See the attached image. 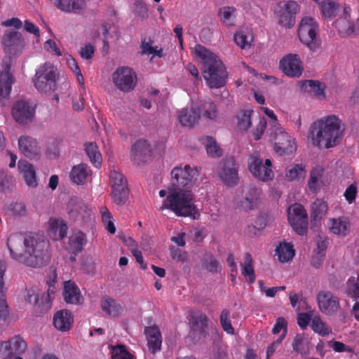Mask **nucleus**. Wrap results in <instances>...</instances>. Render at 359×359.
<instances>
[{
    "label": "nucleus",
    "mask_w": 359,
    "mask_h": 359,
    "mask_svg": "<svg viewBox=\"0 0 359 359\" xmlns=\"http://www.w3.org/2000/svg\"><path fill=\"white\" fill-rule=\"evenodd\" d=\"M288 221L293 230L299 235H304L308 229V215L301 204H294L287 210Z\"/></svg>",
    "instance_id": "1a4fd4ad"
},
{
    "label": "nucleus",
    "mask_w": 359,
    "mask_h": 359,
    "mask_svg": "<svg viewBox=\"0 0 359 359\" xmlns=\"http://www.w3.org/2000/svg\"><path fill=\"white\" fill-rule=\"evenodd\" d=\"M252 113V110H246L238 117V126L240 130L246 131L250 127Z\"/></svg>",
    "instance_id": "5fc2aeb1"
},
{
    "label": "nucleus",
    "mask_w": 359,
    "mask_h": 359,
    "mask_svg": "<svg viewBox=\"0 0 359 359\" xmlns=\"http://www.w3.org/2000/svg\"><path fill=\"white\" fill-rule=\"evenodd\" d=\"M311 327L315 332L322 336H327L330 333V330L325 327V324L318 316H315L311 321Z\"/></svg>",
    "instance_id": "603ef678"
},
{
    "label": "nucleus",
    "mask_w": 359,
    "mask_h": 359,
    "mask_svg": "<svg viewBox=\"0 0 359 359\" xmlns=\"http://www.w3.org/2000/svg\"><path fill=\"white\" fill-rule=\"evenodd\" d=\"M269 140L274 144V149L280 155L291 154L296 149L293 140L280 126L274 125L269 129Z\"/></svg>",
    "instance_id": "6e6552de"
},
{
    "label": "nucleus",
    "mask_w": 359,
    "mask_h": 359,
    "mask_svg": "<svg viewBox=\"0 0 359 359\" xmlns=\"http://www.w3.org/2000/svg\"><path fill=\"white\" fill-rule=\"evenodd\" d=\"M331 231L336 234L346 235L349 229V224L346 220L332 219L331 220Z\"/></svg>",
    "instance_id": "09e8293b"
},
{
    "label": "nucleus",
    "mask_w": 359,
    "mask_h": 359,
    "mask_svg": "<svg viewBox=\"0 0 359 359\" xmlns=\"http://www.w3.org/2000/svg\"><path fill=\"white\" fill-rule=\"evenodd\" d=\"M259 198V189L255 186H249L245 192L243 200L241 201V206L245 210H250L257 205Z\"/></svg>",
    "instance_id": "c85d7f7f"
},
{
    "label": "nucleus",
    "mask_w": 359,
    "mask_h": 359,
    "mask_svg": "<svg viewBox=\"0 0 359 359\" xmlns=\"http://www.w3.org/2000/svg\"><path fill=\"white\" fill-rule=\"evenodd\" d=\"M276 255L278 256V259L281 262H287L292 259L294 255V250L289 243H283L276 249Z\"/></svg>",
    "instance_id": "79ce46f5"
},
{
    "label": "nucleus",
    "mask_w": 359,
    "mask_h": 359,
    "mask_svg": "<svg viewBox=\"0 0 359 359\" xmlns=\"http://www.w3.org/2000/svg\"><path fill=\"white\" fill-rule=\"evenodd\" d=\"M194 53L201 60V71L208 86L211 88L225 86L228 73L217 55L201 44L194 47Z\"/></svg>",
    "instance_id": "7ed1b4c3"
},
{
    "label": "nucleus",
    "mask_w": 359,
    "mask_h": 359,
    "mask_svg": "<svg viewBox=\"0 0 359 359\" xmlns=\"http://www.w3.org/2000/svg\"><path fill=\"white\" fill-rule=\"evenodd\" d=\"M317 302L320 311L327 316L336 314L341 308L339 298L330 291H320L317 294Z\"/></svg>",
    "instance_id": "2eb2a0df"
},
{
    "label": "nucleus",
    "mask_w": 359,
    "mask_h": 359,
    "mask_svg": "<svg viewBox=\"0 0 359 359\" xmlns=\"http://www.w3.org/2000/svg\"><path fill=\"white\" fill-rule=\"evenodd\" d=\"M301 88L304 92L311 93L316 97H325V86L319 81L305 80L302 81Z\"/></svg>",
    "instance_id": "2f4dec72"
},
{
    "label": "nucleus",
    "mask_w": 359,
    "mask_h": 359,
    "mask_svg": "<svg viewBox=\"0 0 359 359\" xmlns=\"http://www.w3.org/2000/svg\"><path fill=\"white\" fill-rule=\"evenodd\" d=\"M24 299L26 302L34 304L36 310L39 313L47 312L52 306L51 299L49 292L43 293L41 297L34 288H26L23 294Z\"/></svg>",
    "instance_id": "dca6fc26"
},
{
    "label": "nucleus",
    "mask_w": 359,
    "mask_h": 359,
    "mask_svg": "<svg viewBox=\"0 0 359 359\" xmlns=\"http://www.w3.org/2000/svg\"><path fill=\"white\" fill-rule=\"evenodd\" d=\"M18 167L26 184L31 188L36 187L37 181L34 167L27 161H19Z\"/></svg>",
    "instance_id": "bb28decb"
},
{
    "label": "nucleus",
    "mask_w": 359,
    "mask_h": 359,
    "mask_svg": "<svg viewBox=\"0 0 359 359\" xmlns=\"http://www.w3.org/2000/svg\"><path fill=\"white\" fill-rule=\"evenodd\" d=\"M11 65V57H6L2 62V72H0V97H6L11 90L14 78L10 72Z\"/></svg>",
    "instance_id": "aec40b11"
},
{
    "label": "nucleus",
    "mask_w": 359,
    "mask_h": 359,
    "mask_svg": "<svg viewBox=\"0 0 359 359\" xmlns=\"http://www.w3.org/2000/svg\"><path fill=\"white\" fill-rule=\"evenodd\" d=\"M34 112V108L24 100L17 102L12 108V115L14 119L17 122L23 124H26L33 120Z\"/></svg>",
    "instance_id": "412c9836"
},
{
    "label": "nucleus",
    "mask_w": 359,
    "mask_h": 359,
    "mask_svg": "<svg viewBox=\"0 0 359 359\" xmlns=\"http://www.w3.org/2000/svg\"><path fill=\"white\" fill-rule=\"evenodd\" d=\"M306 175L305 167L302 164H296L287 170L285 177L290 181L304 178Z\"/></svg>",
    "instance_id": "a18cd8bd"
},
{
    "label": "nucleus",
    "mask_w": 359,
    "mask_h": 359,
    "mask_svg": "<svg viewBox=\"0 0 359 359\" xmlns=\"http://www.w3.org/2000/svg\"><path fill=\"white\" fill-rule=\"evenodd\" d=\"M7 245L11 257L28 266L40 267L48 258L49 241L43 234L14 233L8 238Z\"/></svg>",
    "instance_id": "f03ea898"
},
{
    "label": "nucleus",
    "mask_w": 359,
    "mask_h": 359,
    "mask_svg": "<svg viewBox=\"0 0 359 359\" xmlns=\"http://www.w3.org/2000/svg\"><path fill=\"white\" fill-rule=\"evenodd\" d=\"M338 6L331 1H323L321 4V10L325 17H331L334 15L337 10Z\"/></svg>",
    "instance_id": "bf43d9fd"
},
{
    "label": "nucleus",
    "mask_w": 359,
    "mask_h": 359,
    "mask_svg": "<svg viewBox=\"0 0 359 359\" xmlns=\"http://www.w3.org/2000/svg\"><path fill=\"white\" fill-rule=\"evenodd\" d=\"M346 294L354 299H359V283L354 278L348 280Z\"/></svg>",
    "instance_id": "864d4df0"
},
{
    "label": "nucleus",
    "mask_w": 359,
    "mask_h": 359,
    "mask_svg": "<svg viewBox=\"0 0 359 359\" xmlns=\"http://www.w3.org/2000/svg\"><path fill=\"white\" fill-rule=\"evenodd\" d=\"M129 192L122 191L111 193L114 202L119 205H124L128 199Z\"/></svg>",
    "instance_id": "680f3d73"
},
{
    "label": "nucleus",
    "mask_w": 359,
    "mask_h": 359,
    "mask_svg": "<svg viewBox=\"0 0 359 359\" xmlns=\"http://www.w3.org/2000/svg\"><path fill=\"white\" fill-rule=\"evenodd\" d=\"M242 275L249 277V283H252L255 281V273L253 268V259L249 252L244 255V262L241 264Z\"/></svg>",
    "instance_id": "a19ab883"
},
{
    "label": "nucleus",
    "mask_w": 359,
    "mask_h": 359,
    "mask_svg": "<svg viewBox=\"0 0 359 359\" xmlns=\"http://www.w3.org/2000/svg\"><path fill=\"white\" fill-rule=\"evenodd\" d=\"M153 43H154V41L151 40L150 38H149L148 41H147L146 39L142 40L141 46H140V48L142 49L141 54L142 55H149V54L155 53L157 55H158L159 57H161V53L162 50H156V48L152 46Z\"/></svg>",
    "instance_id": "4d7b16f0"
},
{
    "label": "nucleus",
    "mask_w": 359,
    "mask_h": 359,
    "mask_svg": "<svg viewBox=\"0 0 359 359\" xmlns=\"http://www.w3.org/2000/svg\"><path fill=\"white\" fill-rule=\"evenodd\" d=\"M8 343L9 344V351L11 352V358L24 353L27 348L26 341L19 335L9 339Z\"/></svg>",
    "instance_id": "4c0bfd02"
},
{
    "label": "nucleus",
    "mask_w": 359,
    "mask_h": 359,
    "mask_svg": "<svg viewBox=\"0 0 359 359\" xmlns=\"http://www.w3.org/2000/svg\"><path fill=\"white\" fill-rule=\"evenodd\" d=\"M85 151L90 162L96 168L100 167L102 163V155L98 150L97 144L93 142L86 143L85 144Z\"/></svg>",
    "instance_id": "ea45409f"
},
{
    "label": "nucleus",
    "mask_w": 359,
    "mask_h": 359,
    "mask_svg": "<svg viewBox=\"0 0 359 359\" xmlns=\"http://www.w3.org/2000/svg\"><path fill=\"white\" fill-rule=\"evenodd\" d=\"M100 212L102 217V221L106 224V229L111 233H114L116 231L115 226L111 221L112 215L106 206H102L100 208Z\"/></svg>",
    "instance_id": "8fccbe9b"
},
{
    "label": "nucleus",
    "mask_w": 359,
    "mask_h": 359,
    "mask_svg": "<svg viewBox=\"0 0 359 359\" xmlns=\"http://www.w3.org/2000/svg\"><path fill=\"white\" fill-rule=\"evenodd\" d=\"M317 34L318 25L313 19L309 17L302 18L298 28V36L300 41L312 51H316L321 45Z\"/></svg>",
    "instance_id": "0eeeda50"
},
{
    "label": "nucleus",
    "mask_w": 359,
    "mask_h": 359,
    "mask_svg": "<svg viewBox=\"0 0 359 359\" xmlns=\"http://www.w3.org/2000/svg\"><path fill=\"white\" fill-rule=\"evenodd\" d=\"M195 107L197 112L201 115L203 114L205 118L214 119L217 116L216 105L210 100L201 101L196 103Z\"/></svg>",
    "instance_id": "e433bc0d"
},
{
    "label": "nucleus",
    "mask_w": 359,
    "mask_h": 359,
    "mask_svg": "<svg viewBox=\"0 0 359 359\" xmlns=\"http://www.w3.org/2000/svg\"><path fill=\"white\" fill-rule=\"evenodd\" d=\"M58 78L57 68L51 63L46 62L36 71L33 82L39 92L50 93L56 90Z\"/></svg>",
    "instance_id": "423d86ee"
},
{
    "label": "nucleus",
    "mask_w": 359,
    "mask_h": 359,
    "mask_svg": "<svg viewBox=\"0 0 359 359\" xmlns=\"http://www.w3.org/2000/svg\"><path fill=\"white\" fill-rule=\"evenodd\" d=\"M324 172V169L319 165L313 168L310 173V177L308 182L309 189L316 192L320 189V182Z\"/></svg>",
    "instance_id": "58836bf2"
},
{
    "label": "nucleus",
    "mask_w": 359,
    "mask_h": 359,
    "mask_svg": "<svg viewBox=\"0 0 359 359\" xmlns=\"http://www.w3.org/2000/svg\"><path fill=\"white\" fill-rule=\"evenodd\" d=\"M7 214L14 217L24 216L26 214V207L22 203H11L6 209Z\"/></svg>",
    "instance_id": "3c124183"
},
{
    "label": "nucleus",
    "mask_w": 359,
    "mask_h": 359,
    "mask_svg": "<svg viewBox=\"0 0 359 359\" xmlns=\"http://www.w3.org/2000/svg\"><path fill=\"white\" fill-rule=\"evenodd\" d=\"M266 124L267 123L265 118H261L258 125L257 126L256 130L253 132V136L255 140H259L261 138V136L266 129Z\"/></svg>",
    "instance_id": "e2e57ef3"
},
{
    "label": "nucleus",
    "mask_w": 359,
    "mask_h": 359,
    "mask_svg": "<svg viewBox=\"0 0 359 359\" xmlns=\"http://www.w3.org/2000/svg\"><path fill=\"white\" fill-rule=\"evenodd\" d=\"M67 226L62 219L50 218L48 221V233L54 241H61L67 235Z\"/></svg>",
    "instance_id": "b1692460"
},
{
    "label": "nucleus",
    "mask_w": 359,
    "mask_h": 359,
    "mask_svg": "<svg viewBox=\"0 0 359 359\" xmlns=\"http://www.w3.org/2000/svg\"><path fill=\"white\" fill-rule=\"evenodd\" d=\"M327 210V203L321 199H316L311 207V219L314 221L320 219L326 214Z\"/></svg>",
    "instance_id": "37998d69"
},
{
    "label": "nucleus",
    "mask_w": 359,
    "mask_h": 359,
    "mask_svg": "<svg viewBox=\"0 0 359 359\" xmlns=\"http://www.w3.org/2000/svg\"><path fill=\"white\" fill-rule=\"evenodd\" d=\"M63 296L67 304H81L83 302L79 287L71 280L65 283Z\"/></svg>",
    "instance_id": "393cba45"
},
{
    "label": "nucleus",
    "mask_w": 359,
    "mask_h": 359,
    "mask_svg": "<svg viewBox=\"0 0 359 359\" xmlns=\"http://www.w3.org/2000/svg\"><path fill=\"white\" fill-rule=\"evenodd\" d=\"M201 268L208 273L215 274L220 271L219 261L211 252H205L201 259Z\"/></svg>",
    "instance_id": "72a5a7b5"
},
{
    "label": "nucleus",
    "mask_w": 359,
    "mask_h": 359,
    "mask_svg": "<svg viewBox=\"0 0 359 359\" xmlns=\"http://www.w3.org/2000/svg\"><path fill=\"white\" fill-rule=\"evenodd\" d=\"M109 182L111 188L120 186L121 184H128L127 180L124 176L119 172L113 170L110 172Z\"/></svg>",
    "instance_id": "13d9d810"
},
{
    "label": "nucleus",
    "mask_w": 359,
    "mask_h": 359,
    "mask_svg": "<svg viewBox=\"0 0 359 359\" xmlns=\"http://www.w3.org/2000/svg\"><path fill=\"white\" fill-rule=\"evenodd\" d=\"M6 271V266L4 262H0V321L5 320L8 316V308L4 292L3 277Z\"/></svg>",
    "instance_id": "c9c22d12"
},
{
    "label": "nucleus",
    "mask_w": 359,
    "mask_h": 359,
    "mask_svg": "<svg viewBox=\"0 0 359 359\" xmlns=\"http://www.w3.org/2000/svg\"><path fill=\"white\" fill-rule=\"evenodd\" d=\"M205 141V149L209 156L213 158L219 157L222 156V149L218 146L215 139H213L212 137L207 136Z\"/></svg>",
    "instance_id": "de8ad7c7"
},
{
    "label": "nucleus",
    "mask_w": 359,
    "mask_h": 359,
    "mask_svg": "<svg viewBox=\"0 0 359 359\" xmlns=\"http://www.w3.org/2000/svg\"><path fill=\"white\" fill-rule=\"evenodd\" d=\"M280 68L290 77H299L303 72L302 62L297 54H288L280 62Z\"/></svg>",
    "instance_id": "a211bd4d"
},
{
    "label": "nucleus",
    "mask_w": 359,
    "mask_h": 359,
    "mask_svg": "<svg viewBox=\"0 0 359 359\" xmlns=\"http://www.w3.org/2000/svg\"><path fill=\"white\" fill-rule=\"evenodd\" d=\"M248 167L252 175L261 181H268L272 180L273 177V172L271 169V161L269 159H266L264 164L257 152L250 156Z\"/></svg>",
    "instance_id": "9d476101"
},
{
    "label": "nucleus",
    "mask_w": 359,
    "mask_h": 359,
    "mask_svg": "<svg viewBox=\"0 0 359 359\" xmlns=\"http://www.w3.org/2000/svg\"><path fill=\"white\" fill-rule=\"evenodd\" d=\"M92 171L86 163L74 165L69 173L71 180L76 184L83 185L87 183L88 178L91 176Z\"/></svg>",
    "instance_id": "5701e85b"
},
{
    "label": "nucleus",
    "mask_w": 359,
    "mask_h": 359,
    "mask_svg": "<svg viewBox=\"0 0 359 359\" xmlns=\"http://www.w3.org/2000/svg\"><path fill=\"white\" fill-rule=\"evenodd\" d=\"M86 243V237L85 233L81 231H76L69 237L67 249L70 253L76 255L83 250V245Z\"/></svg>",
    "instance_id": "7c9ffc66"
},
{
    "label": "nucleus",
    "mask_w": 359,
    "mask_h": 359,
    "mask_svg": "<svg viewBox=\"0 0 359 359\" xmlns=\"http://www.w3.org/2000/svg\"><path fill=\"white\" fill-rule=\"evenodd\" d=\"M209 323L208 317L203 311L193 309L189 312V331L187 338L192 344H196L208 336Z\"/></svg>",
    "instance_id": "39448f33"
},
{
    "label": "nucleus",
    "mask_w": 359,
    "mask_h": 359,
    "mask_svg": "<svg viewBox=\"0 0 359 359\" xmlns=\"http://www.w3.org/2000/svg\"><path fill=\"white\" fill-rule=\"evenodd\" d=\"M304 340V335L302 334H297L292 342V348L297 352H302L303 348V342Z\"/></svg>",
    "instance_id": "338daca9"
},
{
    "label": "nucleus",
    "mask_w": 359,
    "mask_h": 359,
    "mask_svg": "<svg viewBox=\"0 0 359 359\" xmlns=\"http://www.w3.org/2000/svg\"><path fill=\"white\" fill-rule=\"evenodd\" d=\"M151 156V145L145 140H137L131 148V160L134 163L140 165L148 161Z\"/></svg>",
    "instance_id": "6ab92c4d"
},
{
    "label": "nucleus",
    "mask_w": 359,
    "mask_h": 359,
    "mask_svg": "<svg viewBox=\"0 0 359 359\" xmlns=\"http://www.w3.org/2000/svg\"><path fill=\"white\" fill-rule=\"evenodd\" d=\"M114 85L121 91L129 92L136 86L137 77L133 70L128 67H121L112 74Z\"/></svg>",
    "instance_id": "f8f14e48"
},
{
    "label": "nucleus",
    "mask_w": 359,
    "mask_h": 359,
    "mask_svg": "<svg viewBox=\"0 0 359 359\" xmlns=\"http://www.w3.org/2000/svg\"><path fill=\"white\" fill-rule=\"evenodd\" d=\"M178 118L183 126L192 128L200 118V114L197 112L195 105L190 109H183L180 111Z\"/></svg>",
    "instance_id": "cd10ccee"
},
{
    "label": "nucleus",
    "mask_w": 359,
    "mask_h": 359,
    "mask_svg": "<svg viewBox=\"0 0 359 359\" xmlns=\"http://www.w3.org/2000/svg\"><path fill=\"white\" fill-rule=\"evenodd\" d=\"M238 165L236 159L232 157L225 158L219 163L218 176L227 186H235L238 183Z\"/></svg>",
    "instance_id": "9b49d317"
},
{
    "label": "nucleus",
    "mask_w": 359,
    "mask_h": 359,
    "mask_svg": "<svg viewBox=\"0 0 359 359\" xmlns=\"http://www.w3.org/2000/svg\"><path fill=\"white\" fill-rule=\"evenodd\" d=\"M83 0H57V7L62 11L79 13L85 6Z\"/></svg>",
    "instance_id": "f704fd0d"
},
{
    "label": "nucleus",
    "mask_w": 359,
    "mask_h": 359,
    "mask_svg": "<svg viewBox=\"0 0 359 359\" xmlns=\"http://www.w3.org/2000/svg\"><path fill=\"white\" fill-rule=\"evenodd\" d=\"M247 38V36L243 32H238L234 34L236 43L242 49L249 48L251 46Z\"/></svg>",
    "instance_id": "052dcab7"
},
{
    "label": "nucleus",
    "mask_w": 359,
    "mask_h": 359,
    "mask_svg": "<svg viewBox=\"0 0 359 359\" xmlns=\"http://www.w3.org/2000/svg\"><path fill=\"white\" fill-rule=\"evenodd\" d=\"M144 333L147 339L149 349L154 354L161 349V346L162 340L160 330L156 325L147 327Z\"/></svg>",
    "instance_id": "a878e982"
},
{
    "label": "nucleus",
    "mask_w": 359,
    "mask_h": 359,
    "mask_svg": "<svg viewBox=\"0 0 359 359\" xmlns=\"http://www.w3.org/2000/svg\"><path fill=\"white\" fill-rule=\"evenodd\" d=\"M311 320V316L307 313H299L297 316V323L301 328H306Z\"/></svg>",
    "instance_id": "774afa93"
},
{
    "label": "nucleus",
    "mask_w": 359,
    "mask_h": 359,
    "mask_svg": "<svg viewBox=\"0 0 359 359\" xmlns=\"http://www.w3.org/2000/svg\"><path fill=\"white\" fill-rule=\"evenodd\" d=\"M70 219L77 222L80 225L86 224L92 221L90 210L78 198H72L67 205Z\"/></svg>",
    "instance_id": "ddd939ff"
},
{
    "label": "nucleus",
    "mask_w": 359,
    "mask_h": 359,
    "mask_svg": "<svg viewBox=\"0 0 359 359\" xmlns=\"http://www.w3.org/2000/svg\"><path fill=\"white\" fill-rule=\"evenodd\" d=\"M196 174L197 170L192 169L189 165H186L184 168L175 167L171 172L172 184L169 194L161 209L168 208L177 216L195 219L198 212L193 203V194L191 191L183 188L190 187Z\"/></svg>",
    "instance_id": "f257e3e1"
},
{
    "label": "nucleus",
    "mask_w": 359,
    "mask_h": 359,
    "mask_svg": "<svg viewBox=\"0 0 359 359\" xmlns=\"http://www.w3.org/2000/svg\"><path fill=\"white\" fill-rule=\"evenodd\" d=\"M229 316L230 312L226 309H224L220 315V323L224 331L229 334H233L234 329L231 325Z\"/></svg>",
    "instance_id": "6e6d98bb"
},
{
    "label": "nucleus",
    "mask_w": 359,
    "mask_h": 359,
    "mask_svg": "<svg viewBox=\"0 0 359 359\" xmlns=\"http://www.w3.org/2000/svg\"><path fill=\"white\" fill-rule=\"evenodd\" d=\"M101 308L107 315L117 317L121 315L123 308L114 299L108 296L102 297Z\"/></svg>",
    "instance_id": "473e14b6"
},
{
    "label": "nucleus",
    "mask_w": 359,
    "mask_h": 359,
    "mask_svg": "<svg viewBox=\"0 0 359 359\" xmlns=\"http://www.w3.org/2000/svg\"><path fill=\"white\" fill-rule=\"evenodd\" d=\"M236 9L233 6H224L218 11V15L221 17V21L227 26L233 25L232 19L235 18Z\"/></svg>",
    "instance_id": "49530a36"
},
{
    "label": "nucleus",
    "mask_w": 359,
    "mask_h": 359,
    "mask_svg": "<svg viewBox=\"0 0 359 359\" xmlns=\"http://www.w3.org/2000/svg\"><path fill=\"white\" fill-rule=\"evenodd\" d=\"M357 194V187L354 184H351L346 189L344 196L349 203H351L355 198Z\"/></svg>",
    "instance_id": "0e129e2a"
},
{
    "label": "nucleus",
    "mask_w": 359,
    "mask_h": 359,
    "mask_svg": "<svg viewBox=\"0 0 359 359\" xmlns=\"http://www.w3.org/2000/svg\"><path fill=\"white\" fill-rule=\"evenodd\" d=\"M345 125L335 115L328 116L319 123L318 130L313 136V142L318 147L326 149L336 146L342 138Z\"/></svg>",
    "instance_id": "20e7f679"
},
{
    "label": "nucleus",
    "mask_w": 359,
    "mask_h": 359,
    "mask_svg": "<svg viewBox=\"0 0 359 359\" xmlns=\"http://www.w3.org/2000/svg\"><path fill=\"white\" fill-rule=\"evenodd\" d=\"M299 11L298 4L289 1L281 6L278 12V22L287 28L292 27L295 24V15Z\"/></svg>",
    "instance_id": "f3484780"
},
{
    "label": "nucleus",
    "mask_w": 359,
    "mask_h": 359,
    "mask_svg": "<svg viewBox=\"0 0 359 359\" xmlns=\"http://www.w3.org/2000/svg\"><path fill=\"white\" fill-rule=\"evenodd\" d=\"M73 318L70 312L67 310L57 311L53 318V324L56 329L61 331L70 330Z\"/></svg>",
    "instance_id": "c756f323"
},
{
    "label": "nucleus",
    "mask_w": 359,
    "mask_h": 359,
    "mask_svg": "<svg viewBox=\"0 0 359 359\" xmlns=\"http://www.w3.org/2000/svg\"><path fill=\"white\" fill-rule=\"evenodd\" d=\"M95 52V48L91 44H87L81 49V56L86 59L89 60L93 57Z\"/></svg>",
    "instance_id": "69168bd1"
},
{
    "label": "nucleus",
    "mask_w": 359,
    "mask_h": 359,
    "mask_svg": "<svg viewBox=\"0 0 359 359\" xmlns=\"http://www.w3.org/2000/svg\"><path fill=\"white\" fill-rule=\"evenodd\" d=\"M1 43L4 52L10 55L20 54L25 46L22 34L13 29H8L5 32Z\"/></svg>",
    "instance_id": "4468645a"
},
{
    "label": "nucleus",
    "mask_w": 359,
    "mask_h": 359,
    "mask_svg": "<svg viewBox=\"0 0 359 359\" xmlns=\"http://www.w3.org/2000/svg\"><path fill=\"white\" fill-rule=\"evenodd\" d=\"M18 147L23 155L30 159L40 156V147L36 140L31 137L21 136L18 140Z\"/></svg>",
    "instance_id": "4be33fe9"
},
{
    "label": "nucleus",
    "mask_w": 359,
    "mask_h": 359,
    "mask_svg": "<svg viewBox=\"0 0 359 359\" xmlns=\"http://www.w3.org/2000/svg\"><path fill=\"white\" fill-rule=\"evenodd\" d=\"M111 349V359H133L134 355L129 353L126 346L118 344L116 346H110Z\"/></svg>",
    "instance_id": "c03bdc74"
}]
</instances>
